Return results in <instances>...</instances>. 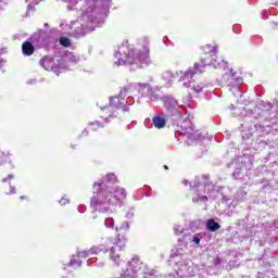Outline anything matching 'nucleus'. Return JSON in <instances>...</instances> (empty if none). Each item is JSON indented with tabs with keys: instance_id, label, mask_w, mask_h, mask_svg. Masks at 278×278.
Masks as SVG:
<instances>
[{
	"instance_id": "nucleus-28",
	"label": "nucleus",
	"mask_w": 278,
	"mask_h": 278,
	"mask_svg": "<svg viewBox=\"0 0 278 278\" xmlns=\"http://www.w3.org/2000/svg\"><path fill=\"white\" fill-rule=\"evenodd\" d=\"M138 276L131 275V271L129 269H125L124 273L122 274V278H136Z\"/></svg>"
},
{
	"instance_id": "nucleus-6",
	"label": "nucleus",
	"mask_w": 278,
	"mask_h": 278,
	"mask_svg": "<svg viewBox=\"0 0 278 278\" xmlns=\"http://www.w3.org/2000/svg\"><path fill=\"white\" fill-rule=\"evenodd\" d=\"M201 181H203V177H197L193 181V186H191V190L197 193V197L192 199L193 203H205L207 195L202 194H206L214 188L212 185H207L205 181L202 184Z\"/></svg>"
},
{
	"instance_id": "nucleus-19",
	"label": "nucleus",
	"mask_w": 278,
	"mask_h": 278,
	"mask_svg": "<svg viewBox=\"0 0 278 278\" xmlns=\"http://www.w3.org/2000/svg\"><path fill=\"white\" fill-rule=\"evenodd\" d=\"M162 79L167 84V86H170V84L175 81V74L170 71H166L162 74Z\"/></svg>"
},
{
	"instance_id": "nucleus-8",
	"label": "nucleus",
	"mask_w": 278,
	"mask_h": 278,
	"mask_svg": "<svg viewBox=\"0 0 278 278\" xmlns=\"http://www.w3.org/2000/svg\"><path fill=\"white\" fill-rule=\"evenodd\" d=\"M129 270L130 275L138 277V275H147V265L140 261L139 257H134L127 264L126 270Z\"/></svg>"
},
{
	"instance_id": "nucleus-37",
	"label": "nucleus",
	"mask_w": 278,
	"mask_h": 278,
	"mask_svg": "<svg viewBox=\"0 0 278 278\" xmlns=\"http://www.w3.org/2000/svg\"><path fill=\"white\" fill-rule=\"evenodd\" d=\"M232 175H233L235 179H238L240 177V170L233 172Z\"/></svg>"
},
{
	"instance_id": "nucleus-14",
	"label": "nucleus",
	"mask_w": 278,
	"mask_h": 278,
	"mask_svg": "<svg viewBox=\"0 0 278 278\" xmlns=\"http://www.w3.org/2000/svg\"><path fill=\"white\" fill-rule=\"evenodd\" d=\"M190 264H192V261H188L187 263H177V275H179V277H188V275H190Z\"/></svg>"
},
{
	"instance_id": "nucleus-12",
	"label": "nucleus",
	"mask_w": 278,
	"mask_h": 278,
	"mask_svg": "<svg viewBox=\"0 0 278 278\" xmlns=\"http://www.w3.org/2000/svg\"><path fill=\"white\" fill-rule=\"evenodd\" d=\"M181 134L184 136H187L189 140H199V134L194 131V127L192 126V123L189 121H185L181 125Z\"/></svg>"
},
{
	"instance_id": "nucleus-41",
	"label": "nucleus",
	"mask_w": 278,
	"mask_h": 278,
	"mask_svg": "<svg viewBox=\"0 0 278 278\" xmlns=\"http://www.w3.org/2000/svg\"><path fill=\"white\" fill-rule=\"evenodd\" d=\"M3 64H5V60H3V59L0 56V68H1V66H3Z\"/></svg>"
},
{
	"instance_id": "nucleus-2",
	"label": "nucleus",
	"mask_w": 278,
	"mask_h": 278,
	"mask_svg": "<svg viewBox=\"0 0 278 278\" xmlns=\"http://www.w3.org/2000/svg\"><path fill=\"white\" fill-rule=\"evenodd\" d=\"M115 64L117 66H132V68H142V66H149L151 64V58L149 56V47H143V52L136 50V48L129 45V41L122 42L114 53Z\"/></svg>"
},
{
	"instance_id": "nucleus-16",
	"label": "nucleus",
	"mask_w": 278,
	"mask_h": 278,
	"mask_svg": "<svg viewBox=\"0 0 278 278\" xmlns=\"http://www.w3.org/2000/svg\"><path fill=\"white\" fill-rule=\"evenodd\" d=\"M152 124L156 129H164L166 127V117H164V114L155 115L152 118Z\"/></svg>"
},
{
	"instance_id": "nucleus-30",
	"label": "nucleus",
	"mask_w": 278,
	"mask_h": 278,
	"mask_svg": "<svg viewBox=\"0 0 278 278\" xmlns=\"http://www.w3.org/2000/svg\"><path fill=\"white\" fill-rule=\"evenodd\" d=\"M40 1L42 0H26V3H28L29 8H31V5H38Z\"/></svg>"
},
{
	"instance_id": "nucleus-1",
	"label": "nucleus",
	"mask_w": 278,
	"mask_h": 278,
	"mask_svg": "<svg viewBox=\"0 0 278 278\" xmlns=\"http://www.w3.org/2000/svg\"><path fill=\"white\" fill-rule=\"evenodd\" d=\"M127 191L122 187L105 186L103 181L93 184V197L91 198L90 205L94 212L100 214H108L112 212V205H116L117 201H125Z\"/></svg>"
},
{
	"instance_id": "nucleus-33",
	"label": "nucleus",
	"mask_w": 278,
	"mask_h": 278,
	"mask_svg": "<svg viewBox=\"0 0 278 278\" xmlns=\"http://www.w3.org/2000/svg\"><path fill=\"white\" fill-rule=\"evenodd\" d=\"M12 179H14V175L10 174L7 178L2 179V184H5L7 181H10Z\"/></svg>"
},
{
	"instance_id": "nucleus-49",
	"label": "nucleus",
	"mask_w": 278,
	"mask_h": 278,
	"mask_svg": "<svg viewBox=\"0 0 278 278\" xmlns=\"http://www.w3.org/2000/svg\"><path fill=\"white\" fill-rule=\"evenodd\" d=\"M164 168L168 169V166L165 165Z\"/></svg>"
},
{
	"instance_id": "nucleus-9",
	"label": "nucleus",
	"mask_w": 278,
	"mask_h": 278,
	"mask_svg": "<svg viewBox=\"0 0 278 278\" xmlns=\"http://www.w3.org/2000/svg\"><path fill=\"white\" fill-rule=\"evenodd\" d=\"M113 247L110 250V258L115 262V264H118L121 262V251L125 249V242L121 240V235H117V238L113 242Z\"/></svg>"
},
{
	"instance_id": "nucleus-45",
	"label": "nucleus",
	"mask_w": 278,
	"mask_h": 278,
	"mask_svg": "<svg viewBox=\"0 0 278 278\" xmlns=\"http://www.w3.org/2000/svg\"><path fill=\"white\" fill-rule=\"evenodd\" d=\"M238 30V26H233V31Z\"/></svg>"
},
{
	"instance_id": "nucleus-29",
	"label": "nucleus",
	"mask_w": 278,
	"mask_h": 278,
	"mask_svg": "<svg viewBox=\"0 0 278 278\" xmlns=\"http://www.w3.org/2000/svg\"><path fill=\"white\" fill-rule=\"evenodd\" d=\"M174 231H175L176 236H179L182 233L184 228L179 225H176V226H174Z\"/></svg>"
},
{
	"instance_id": "nucleus-32",
	"label": "nucleus",
	"mask_w": 278,
	"mask_h": 278,
	"mask_svg": "<svg viewBox=\"0 0 278 278\" xmlns=\"http://www.w3.org/2000/svg\"><path fill=\"white\" fill-rule=\"evenodd\" d=\"M127 104V105H134V98L131 96H129L127 98V100H125L124 104Z\"/></svg>"
},
{
	"instance_id": "nucleus-31",
	"label": "nucleus",
	"mask_w": 278,
	"mask_h": 278,
	"mask_svg": "<svg viewBox=\"0 0 278 278\" xmlns=\"http://www.w3.org/2000/svg\"><path fill=\"white\" fill-rule=\"evenodd\" d=\"M90 125H91L92 131H97V129L101 127V124L99 122L91 123Z\"/></svg>"
},
{
	"instance_id": "nucleus-40",
	"label": "nucleus",
	"mask_w": 278,
	"mask_h": 278,
	"mask_svg": "<svg viewBox=\"0 0 278 278\" xmlns=\"http://www.w3.org/2000/svg\"><path fill=\"white\" fill-rule=\"evenodd\" d=\"M126 218H134V212H128L127 214H126Z\"/></svg>"
},
{
	"instance_id": "nucleus-20",
	"label": "nucleus",
	"mask_w": 278,
	"mask_h": 278,
	"mask_svg": "<svg viewBox=\"0 0 278 278\" xmlns=\"http://www.w3.org/2000/svg\"><path fill=\"white\" fill-rule=\"evenodd\" d=\"M206 227L208 231H218V229H220V225L216 223L214 219H208L206 223Z\"/></svg>"
},
{
	"instance_id": "nucleus-15",
	"label": "nucleus",
	"mask_w": 278,
	"mask_h": 278,
	"mask_svg": "<svg viewBox=\"0 0 278 278\" xmlns=\"http://www.w3.org/2000/svg\"><path fill=\"white\" fill-rule=\"evenodd\" d=\"M101 251H108L105 250V245H96L88 251H81L79 255L80 257H88V255H97L98 253H101Z\"/></svg>"
},
{
	"instance_id": "nucleus-27",
	"label": "nucleus",
	"mask_w": 278,
	"mask_h": 278,
	"mask_svg": "<svg viewBox=\"0 0 278 278\" xmlns=\"http://www.w3.org/2000/svg\"><path fill=\"white\" fill-rule=\"evenodd\" d=\"M106 180H108L109 184H116V181H117L116 175H114V174H108Z\"/></svg>"
},
{
	"instance_id": "nucleus-5",
	"label": "nucleus",
	"mask_w": 278,
	"mask_h": 278,
	"mask_svg": "<svg viewBox=\"0 0 278 278\" xmlns=\"http://www.w3.org/2000/svg\"><path fill=\"white\" fill-rule=\"evenodd\" d=\"M129 93V91H125L124 89L119 92L118 97H111L110 98V105L101 108L103 115H101V118L105 121V123H110V118L114 116V113L112 112L113 108L115 110H123V112H129V106L125 105V94Z\"/></svg>"
},
{
	"instance_id": "nucleus-10",
	"label": "nucleus",
	"mask_w": 278,
	"mask_h": 278,
	"mask_svg": "<svg viewBox=\"0 0 278 278\" xmlns=\"http://www.w3.org/2000/svg\"><path fill=\"white\" fill-rule=\"evenodd\" d=\"M39 64L45 68V71H52L53 73H56V75H60V73L66 68L60 65V63L55 64L51 56H45L40 60Z\"/></svg>"
},
{
	"instance_id": "nucleus-24",
	"label": "nucleus",
	"mask_w": 278,
	"mask_h": 278,
	"mask_svg": "<svg viewBox=\"0 0 278 278\" xmlns=\"http://www.w3.org/2000/svg\"><path fill=\"white\" fill-rule=\"evenodd\" d=\"M201 240H203V235L197 233L191 236L190 241L193 242L194 244H201Z\"/></svg>"
},
{
	"instance_id": "nucleus-50",
	"label": "nucleus",
	"mask_w": 278,
	"mask_h": 278,
	"mask_svg": "<svg viewBox=\"0 0 278 278\" xmlns=\"http://www.w3.org/2000/svg\"><path fill=\"white\" fill-rule=\"evenodd\" d=\"M214 53H216V48H214Z\"/></svg>"
},
{
	"instance_id": "nucleus-47",
	"label": "nucleus",
	"mask_w": 278,
	"mask_h": 278,
	"mask_svg": "<svg viewBox=\"0 0 278 278\" xmlns=\"http://www.w3.org/2000/svg\"><path fill=\"white\" fill-rule=\"evenodd\" d=\"M36 83V80H30V84H35Z\"/></svg>"
},
{
	"instance_id": "nucleus-42",
	"label": "nucleus",
	"mask_w": 278,
	"mask_h": 278,
	"mask_svg": "<svg viewBox=\"0 0 278 278\" xmlns=\"http://www.w3.org/2000/svg\"><path fill=\"white\" fill-rule=\"evenodd\" d=\"M78 210H80V212L84 213V210H86V206H80L78 207Z\"/></svg>"
},
{
	"instance_id": "nucleus-22",
	"label": "nucleus",
	"mask_w": 278,
	"mask_h": 278,
	"mask_svg": "<svg viewBox=\"0 0 278 278\" xmlns=\"http://www.w3.org/2000/svg\"><path fill=\"white\" fill-rule=\"evenodd\" d=\"M146 97L148 99H150V101H159L160 100V96H157V93H155V91H153V87H151V90L148 91Z\"/></svg>"
},
{
	"instance_id": "nucleus-11",
	"label": "nucleus",
	"mask_w": 278,
	"mask_h": 278,
	"mask_svg": "<svg viewBox=\"0 0 278 278\" xmlns=\"http://www.w3.org/2000/svg\"><path fill=\"white\" fill-rule=\"evenodd\" d=\"M131 90H137L140 97H147V94L151 92V86L149 84L136 83L126 86L124 89L125 92H131Z\"/></svg>"
},
{
	"instance_id": "nucleus-39",
	"label": "nucleus",
	"mask_w": 278,
	"mask_h": 278,
	"mask_svg": "<svg viewBox=\"0 0 278 278\" xmlns=\"http://www.w3.org/2000/svg\"><path fill=\"white\" fill-rule=\"evenodd\" d=\"M4 162H9L10 168H14V165L10 162V157L5 156Z\"/></svg>"
},
{
	"instance_id": "nucleus-26",
	"label": "nucleus",
	"mask_w": 278,
	"mask_h": 278,
	"mask_svg": "<svg viewBox=\"0 0 278 278\" xmlns=\"http://www.w3.org/2000/svg\"><path fill=\"white\" fill-rule=\"evenodd\" d=\"M60 45H62V47H71V39L66 37H61Z\"/></svg>"
},
{
	"instance_id": "nucleus-4",
	"label": "nucleus",
	"mask_w": 278,
	"mask_h": 278,
	"mask_svg": "<svg viewBox=\"0 0 278 278\" xmlns=\"http://www.w3.org/2000/svg\"><path fill=\"white\" fill-rule=\"evenodd\" d=\"M205 66H213V68H225L227 66V61L220 59L219 61L214 58L211 56L210 54H206L205 58H202L200 63H195L193 66V71L192 70H188L187 72H179L177 75H180V79L179 81H184L182 86L185 88H191V90H193V92H201V90H203L204 85L203 84H199V85H190L192 84V80L194 79V75H197V73H203V68H205Z\"/></svg>"
},
{
	"instance_id": "nucleus-48",
	"label": "nucleus",
	"mask_w": 278,
	"mask_h": 278,
	"mask_svg": "<svg viewBox=\"0 0 278 278\" xmlns=\"http://www.w3.org/2000/svg\"><path fill=\"white\" fill-rule=\"evenodd\" d=\"M20 199L23 200V199H25V197L22 195Z\"/></svg>"
},
{
	"instance_id": "nucleus-7",
	"label": "nucleus",
	"mask_w": 278,
	"mask_h": 278,
	"mask_svg": "<svg viewBox=\"0 0 278 278\" xmlns=\"http://www.w3.org/2000/svg\"><path fill=\"white\" fill-rule=\"evenodd\" d=\"M162 101H163L164 108L167 109V112H170L172 114H174V116H176L178 121L184 119V114L181 113V105L179 104L177 99H175V97L164 96L162 98Z\"/></svg>"
},
{
	"instance_id": "nucleus-17",
	"label": "nucleus",
	"mask_w": 278,
	"mask_h": 278,
	"mask_svg": "<svg viewBox=\"0 0 278 278\" xmlns=\"http://www.w3.org/2000/svg\"><path fill=\"white\" fill-rule=\"evenodd\" d=\"M22 51L24 55H34V51H35L34 45L29 41H25L22 45Z\"/></svg>"
},
{
	"instance_id": "nucleus-34",
	"label": "nucleus",
	"mask_w": 278,
	"mask_h": 278,
	"mask_svg": "<svg viewBox=\"0 0 278 278\" xmlns=\"http://www.w3.org/2000/svg\"><path fill=\"white\" fill-rule=\"evenodd\" d=\"M228 73H231L232 79H238V77H240V76H238V73L233 72V70H231V71L228 72Z\"/></svg>"
},
{
	"instance_id": "nucleus-21",
	"label": "nucleus",
	"mask_w": 278,
	"mask_h": 278,
	"mask_svg": "<svg viewBox=\"0 0 278 278\" xmlns=\"http://www.w3.org/2000/svg\"><path fill=\"white\" fill-rule=\"evenodd\" d=\"M81 252H78L77 256H73L71 262H70V266H73L74 268H79V266H81V260H79V257H86V256H81L79 255Z\"/></svg>"
},
{
	"instance_id": "nucleus-3",
	"label": "nucleus",
	"mask_w": 278,
	"mask_h": 278,
	"mask_svg": "<svg viewBox=\"0 0 278 278\" xmlns=\"http://www.w3.org/2000/svg\"><path fill=\"white\" fill-rule=\"evenodd\" d=\"M102 0H86V4L80 9L83 16L72 23L74 29L73 36L75 38H81L88 31H94V18L99 16L101 12Z\"/></svg>"
},
{
	"instance_id": "nucleus-46",
	"label": "nucleus",
	"mask_w": 278,
	"mask_h": 278,
	"mask_svg": "<svg viewBox=\"0 0 278 278\" xmlns=\"http://www.w3.org/2000/svg\"><path fill=\"white\" fill-rule=\"evenodd\" d=\"M184 184H185V186H188V180H185Z\"/></svg>"
},
{
	"instance_id": "nucleus-44",
	"label": "nucleus",
	"mask_w": 278,
	"mask_h": 278,
	"mask_svg": "<svg viewBox=\"0 0 278 278\" xmlns=\"http://www.w3.org/2000/svg\"><path fill=\"white\" fill-rule=\"evenodd\" d=\"M92 262H94V258L88 260V264H92Z\"/></svg>"
},
{
	"instance_id": "nucleus-36",
	"label": "nucleus",
	"mask_w": 278,
	"mask_h": 278,
	"mask_svg": "<svg viewBox=\"0 0 278 278\" xmlns=\"http://www.w3.org/2000/svg\"><path fill=\"white\" fill-rule=\"evenodd\" d=\"M16 193V187H12L11 186V189L10 191L8 192V194H15Z\"/></svg>"
},
{
	"instance_id": "nucleus-23",
	"label": "nucleus",
	"mask_w": 278,
	"mask_h": 278,
	"mask_svg": "<svg viewBox=\"0 0 278 278\" xmlns=\"http://www.w3.org/2000/svg\"><path fill=\"white\" fill-rule=\"evenodd\" d=\"M65 1V3H68L67 4V9L68 10H77V3H79V1H81V0H64Z\"/></svg>"
},
{
	"instance_id": "nucleus-43",
	"label": "nucleus",
	"mask_w": 278,
	"mask_h": 278,
	"mask_svg": "<svg viewBox=\"0 0 278 278\" xmlns=\"http://www.w3.org/2000/svg\"><path fill=\"white\" fill-rule=\"evenodd\" d=\"M83 136H88V130H84Z\"/></svg>"
},
{
	"instance_id": "nucleus-13",
	"label": "nucleus",
	"mask_w": 278,
	"mask_h": 278,
	"mask_svg": "<svg viewBox=\"0 0 278 278\" xmlns=\"http://www.w3.org/2000/svg\"><path fill=\"white\" fill-rule=\"evenodd\" d=\"M222 84H224V86L238 88V85L242 84V77L232 78L231 73H226L222 77Z\"/></svg>"
},
{
	"instance_id": "nucleus-18",
	"label": "nucleus",
	"mask_w": 278,
	"mask_h": 278,
	"mask_svg": "<svg viewBox=\"0 0 278 278\" xmlns=\"http://www.w3.org/2000/svg\"><path fill=\"white\" fill-rule=\"evenodd\" d=\"M62 61L70 62V64H77L79 62V56L75 55L73 52H67Z\"/></svg>"
},
{
	"instance_id": "nucleus-35",
	"label": "nucleus",
	"mask_w": 278,
	"mask_h": 278,
	"mask_svg": "<svg viewBox=\"0 0 278 278\" xmlns=\"http://www.w3.org/2000/svg\"><path fill=\"white\" fill-rule=\"evenodd\" d=\"M59 203H60L61 205H66V203H68V199L62 198V199L59 201Z\"/></svg>"
},
{
	"instance_id": "nucleus-25",
	"label": "nucleus",
	"mask_w": 278,
	"mask_h": 278,
	"mask_svg": "<svg viewBox=\"0 0 278 278\" xmlns=\"http://www.w3.org/2000/svg\"><path fill=\"white\" fill-rule=\"evenodd\" d=\"M104 225H105V227H108V229H114V218L108 217L104 220Z\"/></svg>"
},
{
	"instance_id": "nucleus-38",
	"label": "nucleus",
	"mask_w": 278,
	"mask_h": 278,
	"mask_svg": "<svg viewBox=\"0 0 278 278\" xmlns=\"http://www.w3.org/2000/svg\"><path fill=\"white\" fill-rule=\"evenodd\" d=\"M121 229H129V223H124L121 227Z\"/></svg>"
}]
</instances>
